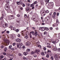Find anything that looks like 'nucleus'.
<instances>
[{
	"label": "nucleus",
	"instance_id": "nucleus-33",
	"mask_svg": "<svg viewBox=\"0 0 60 60\" xmlns=\"http://www.w3.org/2000/svg\"><path fill=\"white\" fill-rule=\"evenodd\" d=\"M16 16H17V17H20V15L19 14H18L17 15H16Z\"/></svg>",
	"mask_w": 60,
	"mask_h": 60
},
{
	"label": "nucleus",
	"instance_id": "nucleus-9",
	"mask_svg": "<svg viewBox=\"0 0 60 60\" xmlns=\"http://www.w3.org/2000/svg\"><path fill=\"white\" fill-rule=\"evenodd\" d=\"M26 11H28V12H29L30 11V8H27Z\"/></svg>",
	"mask_w": 60,
	"mask_h": 60
},
{
	"label": "nucleus",
	"instance_id": "nucleus-27",
	"mask_svg": "<svg viewBox=\"0 0 60 60\" xmlns=\"http://www.w3.org/2000/svg\"><path fill=\"white\" fill-rule=\"evenodd\" d=\"M31 19L33 20H34V19H35V18L34 17H32L31 18Z\"/></svg>",
	"mask_w": 60,
	"mask_h": 60
},
{
	"label": "nucleus",
	"instance_id": "nucleus-4",
	"mask_svg": "<svg viewBox=\"0 0 60 60\" xmlns=\"http://www.w3.org/2000/svg\"><path fill=\"white\" fill-rule=\"evenodd\" d=\"M9 18L10 19H13L14 18V16L12 15H10L9 16Z\"/></svg>",
	"mask_w": 60,
	"mask_h": 60
},
{
	"label": "nucleus",
	"instance_id": "nucleus-59",
	"mask_svg": "<svg viewBox=\"0 0 60 60\" xmlns=\"http://www.w3.org/2000/svg\"><path fill=\"white\" fill-rule=\"evenodd\" d=\"M32 28L33 29V30H35V28L34 27H32Z\"/></svg>",
	"mask_w": 60,
	"mask_h": 60
},
{
	"label": "nucleus",
	"instance_id": "nucleus-11",
	"mask_svg": "<svg viewBox=\"0 0 60 60\" xmlns=\"http://www.w3.org/2000/svg\"><path fill=\"white\" fill-rule=\"evenodd\" d=\"M58 56H55V59L56 60H57V59H58Z\"/></svg>",
	"mask_w": 60,
	"mask_h": 60
},
{
	"label": "nucleus",
	"instance_id": "nucleus-53",
	"mask_svg": "<svg viewBox=\"0 0 60 60\" xmlns=\"http://www.w3.org/2000/svg\"><path fill=\"white\" fill-rule=\"evenodd\" d=\"M16 45V43H13V46H15Z\"/></svg>",
	"mask_w": 60,
	"mask_h": 60
},
{
	"label": "nucleus",
	"instance_id": "nucleus-38",
	"mask_svg": "<svg viewBox=\"0 0 60 60\" xmlns=\"http://www.w3.org/2000/svg\"><path fill=\"white\" fill-rule=\"evenodd\" d=\"M0 48H1V49H3V48H4V46L3 45H1L0 46Z\"/></svg>",
	"mask_w": 60,
	"mask_h": 60
},
{
	"label": "nucleus",
	"instance_id": "nucleus-34",
	"mask_svg": "<svg viewBox=\"0 0 60 60\" xmlns=\"http://www.w3.org/2000/svg\"><path fill=\"white\" fill-rule=\"evenodd\" d=\"M37 45H39V44H40V42H39V41H38L37 42Z\"/></svg>",
	"mask_w": 60,
	"mask_h": 60
},
{
	"label": "nucleus",
	"instance_id": "nucleus-22",
	"mask_svg": "<svg viewBox=\"0 0 60 60\" xmlns=\"http://www.w3.org/2000/svg\"><path fill=\"white\" fill-rule=\"evenodd\" d=\"M58 38L59 39H60V34H58Z\"/></svg>",
	"mask_w": 60,
	"mask_h": 60
},
{
	"label": "nucleus",
	"instance_id": "nucleus-5",
	"mask_svg": "<svg viewBox=\"0 0 60 60\" xmlns=\"http://www.w3.org/2000/svg\"><path fill=\"white\" fill-rule=\"evenodd\" d=\"M16 41L18 42H20L21 40L19 38H17L16 40Z\"/></svg>",
	"mask_w": 60,
	"mask_h": 60
},
{
	"label": "nucleus",
	"instance_id": "nucleus-10",
	"mask_svg": "<svg viewBox=\"0 0 60 60\" xmlns=\"http://www.w3.org/2000/svg\"><path fill=\"white\" fill-rule=\"evenodd\" d=\"M34 53H35L34 52L32 51L31 52L30 54L31 55H34Z\"/></svg>",
	"mask_w": 60,
	"mask_h": 60
},
{
	"label": "nucleus",
	"instance_id": "nucleus-24",
	"mask_svg": "<svg viewBox=\"0 0 60 60\" xmlns=\"http://www.w3.org/2000/svg\"><path fill=\"white\" fill-rule=\"evenodd\" d=\"M11 38H14V35H11Z\"/></svg>",
	"mask_w": 60,
	"mask_h": 60
},
{
	"label": "nucleus",
	"instance_id": "nucleus-17",
	"mask_svg": "<svg viewBox=\"0 0 60 60\" xmlns=\"http://www.w3.org/2000/svg\"><path fill=\"white\" fill-rule=\"evenodd\" d=\"M23 59L24 60H27V58L25 57H23Z\"/></svg>",
	"mask_w": 60,
	"mask_h": 60
},
{
	"label": "nucleus",
	"instance_id": "nucleus-6",
	"mask_svg": "<svg viewBox=\"0 0 60 60\" xmlns=\"http://www.w3.org/2000/svg\"><path fill=\"white\" fill-rule=\"evenodd\" d=\"M7 23L4 24L3 25L4 27H7Z\"/></svg>",
	"mask_w": 60,
	"mask_h": 60
},
{
	"label": "nucleus",
	"instance_id": "nucleus-44",
	"mask_svg": "<svg viewBox=\"0 0 60 60\" xmlns=\"http://www.w3.org/2000/svg\"><path fill=\"white\" fill-rule=\"evenodd\" d=\"M46 57H47V58H49V55L47 54L46 55Z\"/></svg>",
	"mask_w": 60,
	"mask_h": 60
},
{
	"label": "nucleus",
	"instance_id": "nucleus-29",
	"mask_svg": "<svg viewBox=\"0 0 60 60\" xmlns=\"http://www.w3.org/2000/svg\"><path fill=\"white\" fill-rule=\"evenodd\" d=\"M42 31H45V28H44V27H42Z\"/></svg>",
	"mask_w": 60,
	"mask_h": 60
},
{
	"label": "nucleus",
	"instance_id": "nucleus-19",
	"mask_svg": "<svg viewBox=\"0 0 60 60\" xmlns=\"http://www.w3.org/2000/svg\"><path fill=\"white\" fill-rule=\"evenodd\" d=\"M19 44V46H20V47H21L23 45V44L22 43H20Z\"/></svg>",
	"mask_w": 60,
	"mask_h": 60
},
{
	"label": "nucleus",
	"instance_id": "nucleus-40",
	"mask_svg": "<svg viewBox=\"0 0 60 60\" xmlns=\"http://www.w3.org/2000/svg\"><path fill=\"white\" fill-rule=\"evenodd\" d=\"M52 43H53V44H56V41H53L52 42Z\"/></svg>",
	"mask_w": 60,
	"mask_h": 60
},
{
	"label": "nucleus",
	"instance_id": "nucleus-63",
	"mask_svg": "<svg viewBox=\"0 0 60 60\" xmlns=\"http://www.w3.org/2000/svg\"><path fill=\"white\" fill-rule=\"evenodd\" d=\"M1 56V58H3L4 57V56H3V55Z\"/></svg>",
	"mask_w": 60,
	"mask_h": 60
},
{
	"label": "nucleus",
	"instance_id": "nucleus-48",
	"mask_svg": "<svg viewBox=\"0 0 60 60\" xmlns=\"http://www.w3.org/2000/svg\"><path fill=\"white\" fill-rule=\"evenodd\" d=\"M42 56H44V52H43L41 54Z\"/></svg>",
	"mask_w": 60,
	"mask_h": 60
},
{
	"label": "nucleus",
	"instance_id": "nucleus-16",
	"mask_svg": "<svg viewBox=\"0 0 60 60\" xmlns=\"http://www.w3.org/2000/svg\"><path fill=\"white\" fill-rule=\"evenodd\" d=\"M24 38L26 39H27L28 38V35H26V36H25L24 37Z\"/></svg>",
	"mask_w": 60,
	"mask_h": 60
},
{
	"label": "nucleus",
	"instance_id": "nucleus-55",
	"mask_svg": "<svg viewBox=\"0 0 60 60\" xmlns=\"http://www.w3.org/2000/svg\"><path fill=\"white\" fill-rule=\"evenodd\" d=\"M22 6L23 7H24L25 6V4H22Z\"/></svg>",
	"mask_w": 60,
	"mask_h": 60
},
{
	"label": "nucleus",
	"instance_id": "nucleus-54",
	"mask_svg": "<svg viewBox=\"0 0 60 60\" xmlns=\"http://www.w3.org/2000/svg\"><path fill=\"white\" fill-rule=\"evenodd\" d=\"M10 28H11V29H12V28H13V26H11L10 27Z\"/></svg>",
	"mask_w": 60,
	"mask_h": 60
},
{
	"label": "nucleus",
	"instance_id": "nucleus-42",
	"mask_svg": "<svg viewBox=\"0 0 60 60\" xmlns=\"http://www.w3.org/2000/svg\"><path fill=\"white\" fill-rule=\"evenodd\" d=\"M26 17H27V15L26 14H25L24 16V17H25V18H26Z\"/></svg>",
	"mask_w": 60,
	"mask_h": 60
},
{
	"label": "nucleus",
	"instance_id": "nucleus-30",
	"mask_svg": "<svg viewBox=\"0 0 60 60\" xmlns=\"http://www.w3.org/2000/svg\"><path fill=\"white\" fill-rule=\"evenodd\" d=\"M56 16V15H52V17L54 19L55 18V17Z\"/></svg>",
	"mask_w": 60,
	"mask_h": 60
},
{
	"label": "nucleus",
	"instance_id": "nucleus-50",
	"mask_svg": "<svg viewBox=\"0 0 60 60\" xmlns=\"http://www.w3.org/2000/svg\"><path fill=\"white\" fill-rule=\"evenodd\" d=\"M3 19V17L2 16L0 18V20H2Z\"/></svg>",
	"mask_w": 60,
	"mask_h": 60
},
{
	"label": "nucleus",
	"instance_id": "nucleus-18",
	"mask_svg": "<svg viewBox=\"0 0 60 60\" xmlns=\"http://www.w3.org/2000/svg\"><path fill=\"white\" fill-rule=\"evenodd\" d=\"M34 3H33L32 4H31L30 5V7H33V6H34Z\"/></svg>",
	"mask_w": 60,
	"mask_h": 60
},
{
	"label": "nucleus",
	"instance_id": "nucleus-51",
	"mask_svg": "<svg viewBox=\"0 0 60 60\" xmlns=\"http://www.w3.org/2000/svg\"><path fill=\"white\" fill-rule=\"evenodd\" d=\"M22 49H25V46L24 45L22 47Z\"/></svg>",
	"mask_w": 60,
	"mask_h": 60
},
{
	"label": "nucleus",
	"instance_id": "nucleus-1",
	"mask_svg": "<svg viewBox=\"0 0 60 60\" xmlns=\"http://www.w3.org/2000/svg\"><path fill=\"white\" fill-rule=\"evenodd\" d=\"M41 13L42 16H44L46 15V12L45 11H43L42 10H41Z\"/></svg>",
	"mask_w": 60,
	"mask_h": 60
},
{
	"label": "nucleus",
	"instance_id": "nucleus-26",
	"mask_svg": "<svg viewBox=\"0 0 60 60\" xmlns=\"http://www.w3.org/2000/svg\"><path fill=\"white\" fill-rule=\"evenodd\" d=\"M17 4L18 5H19L20 4V2H17Z\"/></svg>",
	"mask_w": 60,
	"mask_h": 60
},
{
	"label": "nucleus",
	"instance_id": "nucleus-43",
	"mask_svg": "<svg viewBox=\"0 0 60 60\" xmlns=\"http://www.w3.org/2000/svg\"><path fill=\"white\" fill-rule=\"evenodd\" d=\"M37 3V1H36L35 2H34V4H36Z\"/></svg>",
	"mask_w": 60,
	"mask_h": 60
},
{
	"label": "nucleus",
	"instance_id": "nucleus-3",
	"mask_svg": "<svg viewBox=\"0 0 60 60\" xmlns=\"http://www.w3.org/2000/svg\"><path fill=\"white\" fill-rule=\"evenodd\" d=\"M4 8L5 10H8L10 8L9 5H8V4H6L5 5L4 7Z\"/></svg>",
	"mask_w": 60,
	"mask_h": 60
},
{
	"label": "nucleus",
	"instance_id": "nucleus-61",
	"mask_svg": "<svg viewBox=\"0 0 60 60\" xmlns=\"http://www.w3.org/2000/svg\"><path fill=\"white\" fill-rule=\"evenodd\" d=\"M20 9H21V10H23V8L21 7L20 8Z\"/></svg>",
	"mask_w": 60,
	"mask_h": 60
},
{
	"label": "nucleus",
	"instance_id": "nucleus-62",
	"mask_svg": "<svg viewBox=\"0 0 60 60\" xmlns=\"http://www.w3.org/2000/svg\"><path fill=\"white\" fill-rule=\"evenodd\" d=\"M12 47V46L11 45H10L9 46V48H11V47Z\"/></svg>",
	"mask_w": 60,
	"mask_h": 60
},
{
	"label": "nucleus",
	"instance_id": "nucleus-46",
	"mask_svg": "<svg viewBox=\"0 0 60 60\" xmlns=\"http://www.w3.org/2000/svg\"><path fill=\"white\" fill-rule=\"evenodd\" d=\"M53 15H56V12H55L53 13Z\"/></svg>",
	"mask_w": 60,
	"mask_h": 60
},
{
	"label": "nucleus",
	"instance_id": "nucleus-8",
	"mask_svg": "<svg viewBox=\"0 0 60 60\" xmlns=\"http://www.w3.org/2000/svg\"><path fill=\"white\" fill-rule=\"evenodd\" d=\"M30 45V44L29 42H26V46H29V45Z\"/></svg>",
	"mask_w": 60,
	"mask_h": 60
},
{
	"label": "nucleus",
	"instance_id": "nucleus-21",
	"mask_svg": "<svg viewBox=\"0 0 60 60\" xmlns=\"http://www.w3.org/2000/svg\"><path fill=\"white\" fill-rule=\"evenodd\" d=\"M6 42V43L9 44V43H10V41H9V40H7Z\"/></svg>",
	"mask_w": 60,
	"mask_h": 60
},
{
	"label": "nucleus",
	"instance_id": "nucleus-41",
	"mask_svg": "<svg viewBox=\"0 0 60 60\" xmlns=\"http://www.w3.org/2000/svg\"><path fill=\"white\" fill-rule=\"evenodd\" d=\"M19 44H17V47L18 48H19Z\"/></svg>",
	"mask_w": 60,
	"mask_h": 60
},
{
	"label": "nucleus",
	"instance_id": "nucleus-64",
	"mask_svg": "<svg viewBox=\"0 0 60 60\" xmlns=\"http://www.w3.org/2000/svg\"><path fill=\"white\" fill-rule=\"evenodd\" d=\"M57 50H58V51H60V48H59V49H57Z\"/></svg>",
	"mask_w": 60,
	"mask_h": 60
},
{
	"label": "nucleus",
	"instance_id": "nucleus-32",
	"mask_svg": "<svg viewBox=\"0 0 60 60\" xmlns=\"http://www.w3.org/2000/svg\"><path fill=\"white\" fill-rule=\"evenodd\" d=\"M10 56H11V57H13V55L12 54H11L10 55Z\"/></svg>",
	"mask_w": 60,
	"mask_h": 60
},
{
	"label": "nucleus",
	"instance_id": "nucleus-49",
	"mask_svg": "<svg viewBox=\"0 0 60 60\" xmlns=\"http://www.w3.org/2000/svg\"><path fill=\"white\" fill-rule=\"evenodd\" d=\"M13 30H16V28L15 27L13 28Z\"/></svg>",
	"mask_w": 60,
	"mask_h": 60
},
{
	"label": "nucleus",
	"instance_id": "nucleus-25",
	"mask_svg": "<svg viewBox=\"0 0 60 60\" xmlns=\"http://www.w3.org/2000/svg\"><path fill=\"white\" fill-rule=\"evenodd\" d=\"M45 30H49V28L47 27H45Z\"/></svg>",
	"mask_w": 60,
	"mask_h": 60
},
{
	"label": "nucleus",
	"instance_id": "nucleus-31",
	"mask_svg": "<svg viewBox=\"0 0 60 60\" xmlns=\"http://www.w3.org/2000/svg\"><path fill=\"white\" fill-rule=\"evenodd\" d=\"M15 31L16 32L18 33V32L19 31V29H16L15 30Z\"/></svg>",
	"mask_w": 60,
	"mask_h": 60
},
{
	"label": "nucleus",
	"instance_id": "nucleus-14",
	"mask_svg": "<svg viewBox=\"0 0 60 60\" xmlns=\"http://www.w3.org/2000/svg\"><path fill=\"white\" fill-rule=\"evenodd\" d=\"M49 20V19H48V18H47V17H45V21H48Z\"/></svg>",
	"mask_w": 60,
	"mask_h": 60
},
{
	"label": "nucleus",
	"instance_id": "nucleus-36",
	"mask_svg": "<svg viewBox=\"0 0 60 60\" xmlns=\"http://www.w3.org/2000/svg\"><path fill=\"white\" fill-rule=\"evenodd\" d=\"M50 59H52V60H53V59H54V58H53V57L51 56L50 58Z\"/></svg>",
	"mask_w": 60,
	"mask_h": 60
},
{
	"label": "nucleus",
	"instance_id": "nucleus-52",
	"mask_svg": "<svg viewBox=\"0 0 60 60\" xmlns=\"http://www.w3.org/2000/svg\"><path fill=\"white\" fill-rule=\"evenodd\" d=\"M47 48H51V47L50 46H47Z\"/></svg>",
	"mask_w": 60,
	"mask_h": 60
},
{
	"label": "nucleus",
	"instance_id": "nucleus-58",
	"mask_svg": "<svg viewBox=\"0 0 60 60\" xmlns=\"http://www.w3.org/2000/svg\"><path fill=\"white\" fill-rule=\"evenodd\" d=\"M43 49L44 50H46V48L45 47H44L43 48Z\"/></svg>",
	"mask_w": 60,
	"mask_h": 60
},
{
	"label": "nucleus",
	"instance_id": "nucleus-15",
	"mask_svg": "<svg viewBox=\"0 0 60 60\" xmlns=\"http://www.w3.org/2000/svg\"><path fill=\"white\" fill-rule=\"evenodd\" d=\"M7 49L6 47H5L4 48V52H6V50H7Z\"/></svg>",
	"mask_w": 60,
	"mask_h": 60
},
{
	"label": "nucleus",
	"instance_id": "nucleus-7",
	"mask_svg": "<svg viewBox=\"0 0 60 60\" xmlns=\"http://www.w3.org/2000/svg\"><path fill=\"white\" fill-rule=\"evenodd\" d=\"M1 13H2V16H4V15H5V12L4 11H2L1 12Z\"/></svg>",
	"mask_w": 60,
	"mask_h": 60
},
{
	"label": "nucleus",
	"instance_id": "nucleus-56",
	"mask_svg": "<svg viewBox=\"0 0 60 60\" xmlns=\"http://www.w3.org/2000/svg\"><path fill=\"white\" fill-rule=\"evenodd\" d=\"M3 54L4 55H6V53L5 52H4Z\"/></svg>",
	"mask_w": 60,
	"mask_h": 60
},
{
	"label": "nucleus",
	"instance_id": "nucleus-28",
	"mask_svg": "<svg viewBox=\"0 0 60 60\" xmlns=\"http://www.w3.org/2000/svg\"><path fill=\"white\" fill-rule=\"evenodd\" d=\"M26 51L27 52H29L30 51V50L29 49H27L26 50Z\"/></svg>",
	"mask_w": 60,
	"mask_h": 60
},
{
	"label": "nucleus",
	"instance_id": "nucleus-39",
	"mask_svg": "<svg viewBox=\"0 0 60 60\" xmlns=\"http://www.w3.org/2000/svg\"><path fill=\"white\" fill-rule=\"evenodd\" d=\"M38 7V4H36L35 5V7L36 8H37V7Z\"/></svg>",
	"mask_w": 60,
	"mask_h": 60
},
{
	"label": "nucleus",
	"instance_id": "nucleus-23",
	"mask_svg": "<svg viewBox=\"0 0 60 60\" xmlns=\"http://www.w3.org/2000/svg\"><path fill=\"white\" fill-rule=\"evenodd\" d=\"M49 0H46L45 2L46 4H48L49 3Z\"/></svg>",
	"mask_w": 60,
	"mask_h": 60
},
{
	"label": "nucleus",
	"instance_id": "nucleus-13",
	"mask_svg": "<svg viewBox=\"0 0 60 60\" xmlns=\"http://www.w3.org/2000/svg\"><path fill=\"white\" fill-rule=\"evenodd\" d=\"M40 50H36L35 52L36 53H38V52H40Z\"/></svg>",
	"mask_w": 60,
	"mask_h": 60
},
{
	"label": "nucleus",
	"instance_id": "nucleus-37",
	"mask_svg": "<svg viewBox=\"0 0 60 60\" xmlns=\"http://www.w3.org/2000/svg\"><path fill=\"white\" fill-rule=\"evenodd\" d=\"M46 12L47 13H48L49 12V11L48 10H46Z\"/></svg>",
	"mask_w": 60,
	"mask_h": 60
},
{
	"label": "nucleus",
	"instance_id": "nucleus-57",
	"mask_svg": "<svg viewBox=\"0 0 60 60\" xmlns=\"http://www.w3.org/2000/svg\"><path fill=\"white\" fill-rule=\"evenodd\" d=\"M46 18H47L48 19H50L49 16H47V17H46Z\"/></svg>",
	"mask_w": 60,
	"mask_h": 60
},
{
	"label": "nucleus",
	"instance_id": "nucleus-35",
	"mask_svg": "<svg viewBox=\"0 0 60 60\" xmlns=\"http://www.w3.org/2000/svg\"><path fill=\"white\" fill-rule=\"evenodd\" d=\"M19 56H22V54L21 53H20L19 54Z\"/></svg>",
	"mask_w": 60,
	"mask_h": 60
},
{
	"label": "nucleus",
	"instance_id": "nucleus-45",
	"mask_svg": "<svg viewBox=\"0 0 60 60\" xmlns=\"http://www.w3.org/2000/svg\"><path fill=\"white\" fill-rule=\"evenodd\" d=\"M11 50H13V51H14V49L13 48H11Z\"/></svg>",
	"mask_w": 60,
	"mask_h": 60
},
{
	"label": "nucleus",
	"instance_id": "nucleus-20",
	"mask_svg": "<svg viewBox=\"0 0 60 60\" xmlns=\"http://www.w3.org/2000/svg\"><path fill=\"white\" fill-rule=\"evenodd\" d=\"M7 11L8 12H10L11 11V10L10 9H9L8 10H7Z\"/></svg>",
	"mask_w": 60,
	"mask_h": 60
},
{
	"label": "nucleus",
	"instance_id": "nucleus-60",
	"mask_svg": "<svg viewBox=\"0 0 60 60\" xmlns=\"http://www.w3.org/2000/svg\"><path fill=\"white\" fill-rule=\"evenodd\" d=\"M51 52V51H50V50H48V51L47 52Z\"/></svg>",
	"mask_w": 60,
	"mask_h": 60
},
{
	"label": "nucleus",
	"instance_id": "nucleus-47",
	"mask_svg": "<svg viewBox=\"0 0 60 60\" xmlns=\"http://www.w3.org/2000/svg\"><path fill=\"white\" fill-rule=\"evenodd\" d=\"M52 22V19H51L49 21L50 23H51V22Z\"/></svg>",
	"mask_w": 60,
	"mask_h": 60
},
{
	"label": "nucleus",
	"instance_id": "nucleus-2",
	"mask_svg": "<svg viewBox=\"0 0 60 60\" xmlns=\"http://www.w3.org/2000/svg\"><path fill=\"white\" fill-rule=\"evenodd\" d=\"M32 34L33 35H34L36 37H37V34H38L37 32V31H36V30H35L34 32V31L32 32Z\"/></svg>",
	"mask_w": 60,
	"mask_h": 60
},
{
	"label": "nucleus",
	"instance_id": "nucleus-12",
	"mask_svg": "<svg viewBox=\"0 0 60 60\" xmlns=\"http://www.w3.org/2000/svg\"><path fill=\"white\" fill-rule=\"evenodd\" d=\"M28 54V53L27 52H24L23 53V54L25 56H26V55H27Z\"/></svg>",
	"mask_w": 60,
	"mask_h": 60
}]
</instances>
